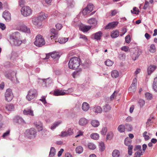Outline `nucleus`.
Returning <instances> with one entry per match:
<instances>
[{
    "mask_svg": "<svg viewBox=\"0 0 157 157\" xmlns=\"http://www.w3.org/2000/svg\"><path fill=\"white\" fill-rule=\"evenodd\" d=\"M10 43L12 45L19 46L22 41L20 38V34L18 32H15L12 34L10 36Z\"/></svg>",
    "mask_w": 157,
    "mask_h": 157,
    "instance_id": "1",
    "label": "nucleus"
},
{
    "mask_svg": "<svg viewBox=\"0 0 157 157\" xmlns=\"http://www.w3.org/2000/svg\"><path fill=\"white\" fill-rule=\"evenodd\" d=\"M80 59L76 57L72 58L68 63L69 67L72 69H75L80 65Z\"/></svg>",
    "mask_w": 157,
    "mask_h": 157,
    "instance_id": "2",
    "label": "nucleus"
},
{
    "mask_svg": "<svg viewBox=\"0 0 157 157\" xmlns=\"http://www.w3.org/2000/svg\"><path fill=\"white\" fill-rule=\"evenodd\" d=\"M37 95V91L34 89H31L28 92L26 99L28 101H31L36 97Z\"/></svg>",
    "mask_w": 157,
    "mask_h": 157,
    "instance_id": "3",
    "label": "nucleus"
},
{
    "mask_svg": "<svg viewBox=\"0 0 157 157\" xmlns=\"http://www.w3.org/2000/svg\"><path fill=\"white\" fill-rule=\"evenodd\" d=\"M34 44L37 46L42 47L45 44V40L41 35H38L36 36Z\"/></svg>",
    "mask_w": 157,
    "mask_h": 157,
    "instance_id": "4",
    "label": "nucleus"
},
{
    "mask_svg": "<svg viewBox=\"0 0 157 157\" xmlns=\"http://www.w3.org/2000/svg\"><path fill=\"white\" fill-rule=\"evenodd\" d=\"M22 14L25 17H27L32 14V10L28 6H25L22 7L21 10Z\"/></svg>",
    "mask_w": 157,
    "mask_h": 157,
    "instance_id": "5",
    "label": "nucleus"
},
{
    "mask_svg": "<svg viewBox=\"0 0 157 157\" xmlns=\"http://www.w3.org/2000/svg\"><path fill=\"white\" fill-rule=\"evenodd\" d=\"M16 25L19 26L18 27H17L16 28V29L18 30H21L23 32L27 33H30V30L29 28L24 25L22 24L20 22L17 23Z\"/></svg>",
    "mask_w": 157,
    "mask_h": 157,
    "instance_id": "6",
    "label": "nucleus"
},
{
    "mask_svg": "<svg viewBox=\"0 0 157 157\" xmlns=\"http://www.w3.org/2000/svg\"><path fill=\"white\" fill-rule=\"evenodd\" d=\"M132 142V140L129 137L126 138L124 140L125 144L128 146V153L130 155H131L132 154V149L133 148V146L130 145Z\"/></svg>",
    "mask_w": 157,
    "mask_h": 157,
    "instance_id": "7",
    "label": "nucleus"
},
{
    "mask_svg": "<svg viewBox=\"0 0 157 157\" xmlns=\"http://www.w3.org/2000/svg\"><path fill=\"white\" fill-rule=\"evenodd\" d=\"M26 134L28 138L31 139L36 137V132L35 129L32 128L26 131Z\"/></svg>",
    "mask_w": 157,
    "mask_h": 157,
    "instance_id": "8",
    "label": "nucleus"
},
{
    "mask_svg": "<svg viewBox=\"0 0 157 157\" xmlns=\"http://www.w3.org/2000/svg\"><path fill=\"white\" fill-rule=\"evenodd\" d=\"M6 100L8 101H10L13 98V95L11 89H7L5 93Z\"/></svg>",
    "mask_w": 157,
    "mask_h": 157,
    "instance_id": "9",
    "label": "nucleus"
},
{
    "mask_svg": "<svg viewBox=\"0 0 157 157\" xmlns=\"http://www.w3.org/2000/svg\"><path fill=\"white\" fill-rule=\"evenodd\" d=\"M32 22L33 24L38 28H40L42 25V21L37 17L33 19Z\"/></svg>",
    "mask_w": 157,
    "mask_h": 157,
    "instance_id": "10",
    "label": "nucleus"
},
{
    "mask_svg": "<svg viewBox=\"0 0 157 157\" xmlns=\"http://www.w3.org/2000/svg\"><path fill=\"white\" fill-rule=\"evenodd\" d=\"M23 113L25 115H29L31 116H34L33 111L31 107L25 109L23 111Z\"/></svg>",
    "mask_w": 157,
    "mask_h": 157,
    "instance_id": "11",
    "label": "nucleus"
},
{
    "mask_svg": "<svg viewBox=\"0 0 157 157\" xmlns=\"http://www.w3.org/2000/svg\"><path fill=\"white\" fill-rule=\"evenodd\" d=\"M141 53V52L138 49H135L134 52L132 55V58L133 60L137 59Z\"/></svg>",
    "mask_w": 157,
    "mask_h": 157,
    "instance_id": "12",
    "label": "nucleus"
},
{
    "mask_svg": "<svg viewBox=\"0 0 157 157\" xmlns=\"http://www.w3.org/2000/svg\"><path fill=\"white\" fill-rule=\"evenodd\" d=\"M67 91H65L64 90H56L54 91V94L55 96H58L60 95H63L67 94Z\"/></svg>",
    "mask_w": 157,
    "mask_h": 157,
    "instance_id": "13",
    "label": "nucleus"
},
{
    "mask_svg": "<svg viewBox=\"0 0 157 157\" xmlns=\"http://www.w3.org/2000/svg\"><path fill=\"white\" fill-rule=\"evenodd\" d=\"M2 17L6 21H9L11 19L10 13L8 11L5 10L3 12Z\"/></svg>",
    "mask_w": 157,
    "mask_h": 157,
    "instance_id": "14",
    "label": "nucleus"
},
{
    "mask_svg": "<svg viewBox=\"0 0 157 157\" xmlns=\"http://www.w3.org/2000/svg\"><path fill=\"white\" fill-rule=\"evenodd\" d=\"M50 31L52 33V35L50 37L51 39L55 38V40L57 39L58 37V33L55 29H51Z\"/></svg>",
    "mask_w": 157,
    "mask_h": 157,
    "instance_id": "15",
    "label": "nucleus"
},
{
    "mask_svg": "<svg viewBox=\"0 0 157 157\" xmlns=\"http://www.w3.org/2000/svg\"><path fill=\"white\" fill-rule=\"evenodd\" d=\"M136 79L135 78L134 79L132 83L129 88V91L131 92L132 91L135 92L136 88Z\"/></svg>",
    "mask_w": 157,
    "mask_h": 157,
    "instance_id": "16",
    "label": "nucleus"
},
{
    "mask_svg": "<svg viewBox=\"0 0 157 157\" xmlns=\"http://www.w3.org/2000/svg\"><path fill=\"white\" fill-rule=\"evenodd\" d=\"M118 22L117 21H113L109 23L105 27V29H109L113 28L117 25Z\"/></svg>",
    "mask_w": 157,
    "mask_h": 157,
    "instance_id": "17",
    "label": "nucleus"
},
{
    "mask_svg": "<svg viewBox=\"0 0 157 157\" xmlns=\"http://www.w3.org/2000/svg\"><path fill=\"white\" fill-rule=\"evenodd\" d=\"M34 124L38 130V131H42L43 129V124L39 121H37L34 123Z\"/></svg>",
    "mask_w": 157,
    "mask_h": 157,
    "instance_id": "18",
    "label": "nucleus"
},
{
    "mask_svg": "<svg viewBox=\"0 0 157 157\" xmlns=\"http://www.w3.org/2000/svg\"><path fill=\"white\" fill-rule=\"evenodd\" d=\"M51 57L54 59L58 60L60 57L59 53V52H53L49 54Z\"/></svg>",
    "mask_w": 157,
    "mask_h": 157,
    "instance_id": "19",
    "label": "nucleus"
},
{
    "mask_svg": "<svg viewBox=\"0 0 157 157\" xmlns=\"http://www.w3.org/2000/svg\"><path fill=\"white\" fill-rule=\"evenodd\" d=\"M42 80L43 81L42 84L43 86H47L49 84L51 83L52 81L50 78H48L46 79H42Z\"/></svg>",
    "mask_w": 157,
    "mask_h": 157,
    "instance_id": "20",
    "label": "nucleus"
},
{
    "mask_svg": "<svg viewBox=\"0 0 157 157\" xmlns=\"http://www.w3.org/2000/svg\"><path fill=\"white\" fill-rule=\"evenodd\" d=\"M88 122V121L85 118H82L79 120L78 123L81 126L86 125Z\"/></svg>",
    "mask_w": 157,
    "mask_h": 157,
    "instance_id": "21",
    "label": "nucleus"
},
{
    "mask_svg": "<svg viewBox=\"0 0 157 157\" xmlns=\"http://www.w3.org/2000/svg\"><path fill=\"white\" fill-rule=\"evenodd\" d=\"M48 17V14L44 12H42L40 15L37 17L40 19L41 21L46 19Z\"/></svg>",
    "mask_w": 157,
    "mask_h": 157,
    "instance_id": "22",
    "label": "nucleus"
},
{
    "mask_svg": "<svg viewBox=\"0 0 157 157\" xmlns=\"http://www.w3.org/2000/svg\"><path fill=\"white\" fill-rule=\"evenodd\" d=\"M102 35V33L100 31L94 34H93V36H94V39H95L96 40H100L101 39Z\"/></svg>",
    "mask_w": 157,
    "mask_h": 157,
    "instance_id": "23",
    "label": "nucleus"
},
{
    "mask_svg": "<svg viewBox=\"0 0 157 157\" xmlns=\"http://www.w3.org/2000/svg\"><path fill=\"white\" fill-rule=\"evenodd\" d=\"M90 108L89 105L86 102H84L82 105V110L85 111L86 112L88 111Z\"/></svg>",
    "mask_w": 157,
    "mask_h": 157,
    "instance_id": "24",
    "label": "nucleus"
},
{
    "mask_svg": "<svg viewBox=\"0 0 157 157\" xmlns=\"http://www.w3.org/2000/svg\"><path fill=\"white\" fill-rule=\"evenodd\" d=\"M16 73L15 72L13 71L11 73L6 75V76L13 81V78L16 77Z\"/></svg>",
    "mask_w": 157,
    "mask_h": 157,
    "instance_id": "25",
    "label": "nucleus"
},
{
    "mask_svg": "<svg viewBox=\"0 0 157 157\" xmlns=\"http://www.w3.org/2000/svg\"><path fill=\"white\" fill-rule=\"evenodd\" d=\"M14 121L19 124H23L25 123L23 119L19 116H17L14 119Z\"/></svg>",
    "mask_w": 157,
    "mask_h": 157,
    "instance_id": "26",
    "label": "nucleus"
},
{
    "mask_svg": "<svg viewBox=\"0 0 157 157\" xmlns=\"http://www.w3.org/2000/svg\"><path fill=\"white\" fill-rule=\"evenodd\" d=\"M88 23L90 25H92V26L95 27L97 24V21L96 19L94 18H92L89 19L88 21Z\"/></svg>",
    "mask_w": 157,
    "mask_h": 157,
    "instance_id": "27",
    "label": "nucleus"
},
{
    "mask_svg": "<svg viewBox=\"0 0 157 157\" xmlns=\"http://www.w3.org/2000/svg\"><path fill=\"white\" fill-rule=\"evenodd\" d=\"M119 34V32L118 30H115L113 31L111 34V36L113 38H115L117 37Z\"/></svg>",
    "mask_w": 157,
    "mask_h": 157,
    "instance_id": "28",
    "label": "nucleus"
},
{
    "mask_svg": "<svg viewBox=\"0 0 157 157\" xmlns=\"http://www.w3.org/2000/svg\"><path fill=\"white\" fill-rule=\"evenodd\" d=\"M93 111L96 113H101L102 112V109L100 106H97L94 108Z\"/></svg>",
    "mask_w": 157,
    "mask_h": 157,
    "instance_id": "29",
    "label": "nucleus"
},
{
    "mask_svg": "<svg viewBox=\"0 0 157 157\" xmlns=\"http://www.w3.org/2000/svg\"><path fill=\"white\" fill-rule=\"evenodd\" d=\"M156 67L154 65L150 66L147 69L148 74H151L155 69Z\"/></svg>",
    "mask_w": 157,
    "mask_h": 157,
    "instance_id": "30",
    "label": "nucleus"
},
{
    "mask_svg": "<svg viewBox=\"0 0 157 157\" xmlns=\"http://www.w3.org/2000/svg\"><path fill=\"white\" fill-rule=\"evenodd\" d=\"M111 76L113 78H116L119 76V72L117 70H114L111 72Z\"/></svg>",
    "mask_w": 157,
    "mask_h": 157,
    "instance_id": "31",
    "label": "nucleus"
},
{
    "mask_svg": "<svg viewBox=\"0 0 157 157\" xmlns=\"http://www.w3.org/2000/svg\"><path fill=\"white\" fill-rule=\"evenodd\" d=\"M90 64V61L89 60H87L82 63V65L84 68H86L89 67Z\"/></svg>",
    "mask_w": 157,
    "mask_h": 157,
    "instance_id": "32",
    "label": "nucleus"
},
{
    "mask_svg": "<svg viewBox=\"0 0 157 157\" xmlns=\"http://www.w3.org/2000/svg\"><path fill=\"white\" fill-rule=\"evenodd\" d=\"M91 28V26H83L81 27V29L82 31L84 32H87L90 30Z\"/></svg>",
    "mask_w": 157,
    "mask_h": 157,
    "instance_id": "33",
    "label": "nucleus"
},
{
    "mask_svg": "<svg viewBox=\"0 0 157 157\" xmlns=\"http://www.w3.org/2000/svg\"><path fill=\"white\" fill-rule=\"evenodd\" d=\"M68 39V38H59L58 41L59 43L61 44H63L65 43L67 41Z\"/></svg>",
    "mask_w": 157,
    "mask_h": 157,
    "instance_id": "34",
    "label": "nucleus"
},
{
    "mask_svg": "<svg viewBox=\"0 0 157 157\" xmlns=\"http://www.w3.org/2000/svg\"><path fill=\"white\" fill-rule=\"evenodd\" d=\"M6 108L9 111H13L14 110V107L13 104H10L6 105Z\"/></svg>",
    "mask_w": 157,
    "mask_h": 157,
    "instance_id": "35",
    "label": "nucleus"
},
{
    "mask_svg": "<svg viewBox=\"0 0 157 157\" xmlns=\"http://www.w3.org/2000/svg\"><path fill=\"white\" fill-rule=\"evenodd\" d=\"M91 124L94 127H96L99 125V122L97 121L96 120H93L91 121Z\"/></svg>",
    "mask_w": 157,
    "mask_h": 157,
    "instance_id": "36",
    "label": "nucleus"
},
{
    "mask_svg": "<svg viewBox=\"0 0 157 157\" xmlns=\"http://www.w3.org/2000/svg\"><path fill=\"white\" fill-rule=\"evenodd\" d=\"M56 153V150L54 147H51L49 152V157H53Z\"/></svg>",
    "mask_w": 157,
    "mask_h": 157,
    "instance_id": "37",
    "label": "nucleus"
},
{
    "mask_svg": "<svg viewBox=\"0 0 157 157\" xmlns=\"http://www.w3.org/2000/svg\"><path fill=\"white\" fill-rule=\"evenodd\" d=\"M118 131L120 132H124L125 128L124 125L123 124H121L119 125L117 128Z\"/></svg>",
    "mask_w": 157,
    "mask_h": 157,
    "instance_id": "38",
    "label": "nucleus"
},
{
    "mask_svg": "<svg viewBox=\"0 0 157 157\" xmlns=\"http://www.w3.org/2000/svg\"><path fill=\"white\" fill-rule=\"evenodd\" d=\"M61 121H58L54 123L51 126V128L52 130L55 129L56 127L59 124H61Z\"/></svg>",
    "mask_w": 157,
    "mask_h": 157,
    "instance_id": "39",
    "label": "nucleus"
},
{
    "mask_svg": "<svg viewBox=\"0 0 157 157\" xmlns=\"http://www.w3.org/2000/svg\"><path fill=\"white\" fill-rule=\"evenodd\" d=\"M113 157H119L120 155V152L117 150H114L112 152Z\"/></svg>",
    "mask_w": 157,
    "mask_h": 157,
    "instance_id": "40",
    "label": "nucleus"
},
{
    "mask_svg": "<svg viewBox=\"0 0 157 157\" xmlns=\"http://www.w3.org/2000/svg\"><path fill=\"white\" fill-rule=\"evenodd\" d=\"M90 137L94 140H97L99 138V135L97 133H93L91 134Z\"/></svg>",
    "mask_w": 157,
    "mask_h": 157,
    "instance_id": "41",
    "label": "nucleus"
},
{
    "mask_svg": "<svg viewBox=\"0 0 157 157\" xmlns=\"http://www.w3.org/2000/svg\"><path fill=\"white\" fill-rule=\"evenodd\" d=\"M75 3L73 0L69 1L67 3V7L69 8H71L74 6Z\"/></svg>",
    "mask_w": 157,
    "mask_h": 157,
    "instance_id": "42",
    "label": "nucleus"
},
{
    "mask_svg": "<svg viewBox=\"0 0 157 157\" xmlns=\"http://www.w3.org/2000/svg\"><path fill=\"white\" fill-rule=\"evenodd\" d=\"M75 151L76 153L78 154H81L83 151L82 147L81 146H79L77 147L75 149Z\"/></svg>",
    "mask_w": 157,
    "mask_h": 157,
    "instance_id": "43",
    "label": "nucleus"
},
{
    "mask_svg": "<svg viewBox=\"0 0 157 157\" xmlns=\"http://www.w3.org/2000/svg\"><path fill=\"white\" fill-rule=\"evenodd\" d=\"M94 7V6L93 4L89 3L87 5V6L86 8L87 10H88V11H89L90 12V13L93 10Z\"/></svg>",
    "mask_w": 157,
    "mask_h": 157,
    "instance_id": "44",
    "label": "nucleus"
},
{
    "mask_svg": "<svg viewBox=\"0 0 157 157\" xmlns=\"http://www.w3.org/2000/svg\"><path fill=\"white\" fill-rule=\"evenodd\" d=\"M124 127L125 129L127 131H131L132 130V126L129 124H126L124 125Z\"/></svg>",
    "mask_w": 157,
    "mask_h": 157,
    "instance_id": "45",
    "label": "nucleus"
},
{
    "mask_svg": "<svg viewBox=\"0 0 157 157\" xmlns=\"http://www.w3.org/2000/svg\"><path fill=\"white\" fill-rule=\"evenodd\" d=\"M111 109V107L108 104H106L103 107V111L105 112L109 111Z\"/></svg>",
    "mask_w": 157,
    "mask_h": 157,
    "instance_id": "46",
    "label": "nucleus"
},
{
    "mask_svg": "<svg viewBox=\"0 0 157 157\" xmlns=\"http://www.w3.org/2000/svg\"><path fill=\"white\" fill-rule=\"evenodd\" d=\"M99 150L101 151H103L105 149V144L101 142L99 143Z\"/></svg>",
    "mask_w": 157,
    "mask_h": 157,
    "instance_id": "47",
    "label": "nucleus"
},
{
    "mask_svg": "<svg viewBox=\"0 0 157 157\" xmlns=\"http://www.w3.org/2000/svg\"><path fill=\"white\" fill-rule=\"evenodd\" d=\"M88 148L91 150H94L96 147V146L93 143H90L88 144Z\"/></svg>",
    "mask_w": 157,
    "mask_h": 157,
    "instance_id": "48",
    "label": "nucleus"
},
{
    "mask_svg": "<svg viewBox=\"0 0 157 157\" xmlns=\"http://www.w3.org/2000/svg\"><path fill=\"white\" fill-rule=\"evenodd\" d=\"M149 51L151 53H154L156 51L155 46L154 44H151L150 47Z\"/></svg>",
    "mask_w": 157,
    "mask_h": 157,
    "instance_id": "49",
    "label": "nucleus"
},
{
    "mask_svg": "<svg viewBox=\"0 0 157 157\" xmlns=\"http://www.w3.org/2000/svg\"><path fill=\"white\" fill-rule=\"evenodd\" d=\"M145 97L148 100H150L152 98V95L149 93H146L145 94Z\"/></svg>",
    "mask_w": 157,
    "mask_h": 157,
    "instance_id": "50",
    "label": "nucleus"
},
{
    "mask_svg": "<svg viewBox=\"0 0 157 157\" xmlns=\"http://www.w3.org/2000/svg\"><path fill=\"white\" fill-rule=\"evenodd\" d=\"M113 137V134L112 132L108 133L106 136V140H111Z\"/></svg>",
    "mask_w": 157,
    "mask_h": 157,
    "instance_id": "51",
    "label": "nucleus"
},
{
    "mask_svg": "<svg viewBox=\"0 0 157 157\" xmlns=\"http://www.w3.org/2000/svg\"><path fill=\"white\" fill-rule=\"evenodd\" d=\"M105 64L108 66H111L113 64V62L109 59H108L105 62Z\"/></svg>",
    "mask_w": 157,
    "mask_h": 157,
    "instance_id": "52",
    "label": "nucleus"
},
{
    "mask_svg": "<svg viewBox=\"0 0 157 157\" xmlns=\"http://www.w3.org/2000/svg\"><path fill=\"white\" fill-rule=\"evenodd\" d=\"M79 38L83 39V40L85 42H87L88 41V39L87 38L86 36L84 35L80 34Z\"/></svg>",
    "mask_w": 157,
    "mask_h": 157,
    "instance_id": "53",
    "label": "nucleus"
},
{
    "mask_svg": "<svg viewBox=\"0 0 157 157\" xmlns=\"http://www.w3.org/2000/svg\"><path fill=\"white\" fill-rule=\"evenodd\" d=\"M107 130L106 127H104L103 128L101 131V134L103 135H105L107 132Z\"/></svg>",
    "mask_w": 157,
    "mask_h": 157,
    "instance_id": "54",
    "label": "nucleus"
},
{
    "mask_svg": "<svg viewBox=\"0 0 157 157\" xmlns=\"http://www.w3.org/2000/svg\"><path fill=\"white\" fill-rule=\"evenodd\" d=\"M144 152L142 151H136L135 153V157H140L141 155H143V154Z\"/></svg>",
    "mask_w": 157,
    "mask_h": 157,
    "instance_id": "55",
    "label": "nucleus"
},
{
    "mask_svg": "<svg viewBox=\"0 0 157 157\" xmlns=\"http://www.w3.org/2000/svg\"><path fill=\"white\" fill-rule=\"evenodd\" d=\"M145 102V101L143 99H140L138 101V103L141 107H142L144 106Z\"/></svg>",
    "mask_w": 157,
    "mask_h": 157,
    "instance_id": "56",
    "label": "nucleus"
},
{
    "mask_svg": "<svg viewBox=\"0 0 157 157\" xmlns=\"http://www.w3.org/2000/svg\"><path fill=\"white\" fill-rule=\"evenodd\" d=\"M10 130H8L6 132L4 133L2 136L3 138H4L6 137L9 136L10 134Z\"/></svg>",
    "mask_w": 157,
    "mask_h": 157,
    "instance_id": "57",
    "label": "nucleus"
},
{
    "mask_svg": "<svg viewBox=\"0 0 157 157\" xmlns=\"http://www.w3.org/2000/svg\"><path fill=\"white\" fill-rule=\"evenodd\" d=\"M125 41L127 43H129L131 41L130 36L129 35L127 36L125 38Z\"/></svg>",
    "mask_w": 157,
    "mask_h": 157,
    "instance_id": "58",
    "label": "nucleus"
},
{
    "mask_svg": "<svg viewBox=\"0 0 157 157\" xmlns=\"http://www.w3.org/2000/svg\"><path fill=\"white\" fill-rule=\"evenodd\" d=\"M45 98V96H42L41 97V99L39 100L40 101H41L44 105L47 103Z\"/></svg>",
    "mask_w": 157,
    "mask_h": 157,
    "instance_id": "59",
    "label": "nucleus"
},
{
    "mask_svg": "<svg viewBox=\"0 0 157 157\" xmlns=\"http://www.w3.org/2000/svg\"><path fill=\"white\" fill-rule=\"evenodd\" d=\"M82 13L83 15H86L87 14L90 13V12L89 11H88V10L86 9V8H85L82 11Z\"/></svg>",
    "mask_w": 157,
    "mask_h": 157,
    "instance_id": "60",
    "label": "nucleus"
},
{
    "mask_svg": "<svg viewBox=\"0 0 157 157\" xmlns=\"http://www.w3.org/2000/svg\"><path fill=\"white\" fill-rule=\"evenodd\" d=\"M79 72L78 71H74L72 74L73 77L75 78L76 76L79 75Z\"/></svg>",
    "mask_w": 157,
    "mask_h": 157,
    "instance_id": "61",
    "label": "nucleus"
},
{
    "mask_svg": "<svg viewBox=\"0 0 157 157\" xmlns=\"http://www.w3.org/2000/svg\"><path fill=\"white\" fill-rule=\"evenodd\" d=\"M56 29L59 30L61 29L62 28L63 26L62 25L60 24H57L56 25Z\"/></svg>",
    "mask_w": 157,
    "mask_h": 157,
    "instance_id": "62",
    "label": "nucleus"
},
{
    "mask_svg": "<svg viewBox=\"0 0 157 157\" xmlns=\"http://www.w3.org/2000/svg\"><path fill=\"white\" fill-rule=\"evenodd\" d=\"M67 132L68 136L72 135L73 133L72 130L71 128H69Z\"/></svg>",
    "mask_w": 157,
    "mask_h": 157,
    "instance_id": "63",
    "label": "nucleus"
},
{
    "mask_svg": "<svg viewBox=\"0 0 157 157\" xmlns=\"http://www.w3.org/2000/svg\"><path fill=\"white\" fill-rule=\"evenodd\" d=\"M153 88L155 91L157 92V83L153 82Z\"/></svg>",
    "mask_w": 157,
    "mask_h": 157,
    "instance_id": "64",
    "label": "nucleus"
}]
</instances>
